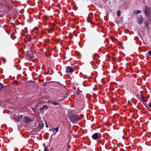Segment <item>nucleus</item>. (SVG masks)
<instances>
[{"label":"nucleus","mask_w":151,"mask_h":151,"mask_svg":"<svg viewBox=\"0 0 151 151\" xmlns=\"http://www.w3.org/2000/svg\"><path fill=\"white\" fill-rule=\"evenodd\" d=\"M69 116L71 122L73 124H77L79 120V118L77 114H70Z\"/></svg>","instance_id":"1"},{"label":"nucleus","mask_w":151,"mask_h":151,"mask_svg":"<svg viewBox=\"0 0 151 151\" xmlns=\"http://www.w3.org/2000/svg\"><path fill=\"white\" fill-rule=\"evenodd\" d=\"M145 13L148 17L150 18L151 17V10L150 8L147 6L145 7Z\"/></svg>","instance_id":"2"},{"label":"nucleus","mask_w":151,"mask_h":151,"mask_svg":"<svg viewBox=\"0 0 151 151\" xmlns=\"http://www.w3.org/2000/svg\"><path fill=\"white\" fill-rule=\"evenodd\" d=\"M23 121L26 123H29L33 121L30 118H28L27 116H25L24 117Z\"/></svg>","instance_id":"3"},{"label":"nucleus","mask_w":151,"mask_h":151,"mask_svg":"<svg viewBox=\"0 0 151 151\" xmlns=\"http://www.w3.org/2000/svg\"><path fill=\"white\" fill-rule=\"evenodd\" d=\"M73 71V67L68 66L66 67V72L67 73H70Z\"/></svg>","instance_id":"4"},{"label":"nucleus","mask_w":151,"mask_h":151,"mask_svg":"<svg viewBox=\"0 0 151 151\" xmlns=\"http://www.w3.org/2000/svg\"><path fill=\"white\" fill-rule=\"evenodd\" d=\"M143 18L142 17H140L137 20V23L139 24H141L142 23Z\"/></svg>","instance_id":"5"},{"label":"nucleus","mask_w":151,"mask_h":151,"mask_svg":"<svg viewBox=\"0 0 151 151\" xmlns=\"http://www.w3.org/2000/svg\"><path fill=\"white\" fill-rule=\"evenodd\" d=\"M99 137V136L97 133H95L92 135V138L94 139H96Z\"/></svg>","instance_id":"6"},{"label":"nucleus","mask_w":151,"mask_h":151,"mask_svg":"<svg viewBox=\"0 0 151 151\" xmlns=\"http://www.w3.org/2000/svg\"><path fill=\"white\" fill-rule=\"evenodd\" d=\"M14 121L16 122H18L20 121V118L17 116H15L13 118Z\"/></svg>","instance_id":"7"},{"label":"nucleus","mask_w":151,"mask_h":151,"mask_svg":"<svg viewBox=\"0 0 151 151\" xmlns=\"http://www.w3.org/2000/svg\"><path fill=\"white\" fill-rule=\"evenodd\" d=\"M141 12V11L140 10H135L134 12V14H136L140 13Z\"/></svg>","instance_id":"8"},{"label":"nucleus","mask_w":151,"mask_h":151,"mask_svg":"<svg viewBox=\"0 0 151 151\" xmlns=\"http://www.w3.org/2000/svg\"><path fill=\"white\" fill-rule=\"evenodd\" d=\"M43 126H44V125L42 124H39L38 125V127L39 129H41L43 128Z\"/></svg>","instance_id":"9"},{"label":"nucleus","mask_w":151,"mask_h":151,"mask_svg":"<svg viewBox=\"0 0 151 151\" xmlns=\"http://www.w3.org/2000/svg\"><path fill=\"white\" fill-rule=\"evenodd\" d=\"M58 129H59V128L58 127H56V128H53V129H51V130H53V131H54V130H55L56 131V132H57L58 131Z\"/></svg>","instance_id":"10"},{"label":"nucleus","mask_w":151,"mask_h":151,"mask_svg":"<svg viewBox=\"0 0 151 151\" xmlns=\"http://www.w3.org/2000/svg\"><path fill=\"white\" fill-rule=\"evenodd\" d=\"M141 98L142 100H143L145 102H147V100L145 99V97L143 96H141Z\"/></svg>","instance_id":"11"},{"label":"nucleus","mask_w":151,"mask_h":151,"mask_svg":"<svg viewBox=\"0 0 151 151\" xmlns=\"http://www.w3.org/2000/svg\"><path fill=\"white\" fill-rule=\"evenodd\" d=\"M50 103L54 105H57L58 104V103L55 101H51L50 102Z\"/></svg>","instance_id":"12"},{"label":"nucleus","mask_w":151,"mask_h":151,"mask_svg":"<svg viewBox=\"0 0 151 151\" xmlns=\"http://www.w3.org/2000/svg\"><path fill=\"white\" fill-rule=\"evenodd\" d=\"M117 14L118 16H120L121 15V12L120 10H118L117 11Z\"/></svg>","instance_id":"13"},{"label":"nucleus","mask_w":151,"mask_h":151,"mask_svg":"<svg viewBox=\"0 0 151 151\" xmlns=\"http://www.w3.org/2000/svg\"><path fill=\"white\" fill-rule=\"evenodd\" d=\"M0 86H1V88H3L4 87V85L2 83H0Z\"/></svg>","instance_id":"14"},{"label":"nucleus","mask_w":151,"mask_h":151,"mask_svg":"<svg viewBox=\"0 0 151 151\" xmlns=\"http://www.w3.org/2000/svg\"><path fill=\"white\" fill-rule=\"evenodd\" d=\"M48 146H45L44 147V151H48Z\"/></svg>","instance_id":"15"},{"label":"nucleus","mask_w":151,"mask_h":151,"mask_svg":"<svg viewBox=\"0 0 151 151\" xmlns=\"http://www.w3.org/2000/svg\"><path fill=\"white\" fill-rule=\"evenodd\" d=\"M148 23L147 22L146 23V27L147 29L148 28Z\"/></svg>","instance_id":"16"},{"label":"nucleus","mask_w":151,"mask_h":151,"mask_svg":"<svg viewBox=\"0 0 151 151\" xmlns=\"http://www.w3.org/2000/svg\"><path fill=\"white\" fill-rule=\"evenodd\" d=\"M148 53L151 56V51H149L148 52Z\"/></svg>","instance_id":"17"},{"label":"nucleus","mask_w":151,"mask_h":151,"mask_svg":"<svg viewBox=\"0 0 151 151\" xmlns=\"http://www.w3.org/2000/svg\"><path fill=\"white\" fill-rule=\"evenodd\" d=\"M44 106H43V107H42L41 108L40 110H43V109H44Z\"/></svg>","instance_id":"18"},{"label":"nucleus","mask_w":151,"mask_h":151,"mask_svg":"<svg viewBox=\"0 0 151 151\" xmlns=\"http://www.w3.org/2000/svg\"><path fill=\"white\" fill-rule=\"evenodd\" d=\"M149 106L151 107V103H150L149 104Z\"/></svg>","instance_id":"19"},{"label":"nucleus","mask_w":151,"mask_h":151,"mask_svg":"<svg viewBox=\"0 0 151 151\" xmlns=\"http://www.w3.org/2000/svg\"><path fill=\"white\" fill-rule=\"evenodd\" d=\"M6 61V59H4V63Z\"/></svg>","instance_id":"20"},{"label":"nucleus","mask_w":151,"mask_h":151,"mask_svg":"<svg viewBox=\"0 0 151 151\" xmlns=\"http://www.w3.org/2000/svg\"><path fill=\"white\" fill-rule=\"evenodd\" d=\"M150 18H149V17H148V20L149 21H150Z\"/></svg>","instance_id":"21"},{"label":"nucleus","mask_w":151,"mask_h":151,"mask_svg":"<svg viewBox=\"0 0 151 151\" xmlns=\"http://www.w3.org/2000/svg\"><path fill=\"white\" fill-rule=\"evenodd\" d=\"M46 127H48V126L47 124L46 125Z\"/></svg>","instance_id":"22"},{"label":"nucleus","mask_w":151,"mask_h":151,"mask_svg":"<svg viewBox=\"0 0 151 151\" xmlns=\"http://www.w3.org/2000/svg\"><path fill=\"white\" fill-rule=\"evenodd\" d=\"M22 117H23V116H21V118H22Z\"/></svg>","instance_id":"23"},{"label":"nucleus","mask_w":151,"mask_h":151,"mask_svg":"<svg viewBox=\"0 0 151 151\" xmlns=\"http://www.w3.org/2000/svg\"><path fill=\"white\" fill-rule=\"evenodd\" d=\"M103 29H102V30H101V31H102V32H103Z\"/></svg>","instance_id":"24"},{"label":"nucleus","mask_w":151,"mask_h":151,"mask_svg":"<svg viewBox=\"0 0 151 151\" xmlns=\"http://www.w3.org/2000/svg\"><path fill=\"white\" fill-rule=\"evenodd\" d=\"M68 146L69 147H70V146L69 145H68Z\"/></svg>","instance_id":"25"},{"label":"nucleus","mask_w":151,"mask_h":151,"mask_svg":"<svg viewBox=\"0 0 151 151\" xmlns=\"http://www.w3.org/2000/svg\"><path fill=\"white\" fill-rule=\"evenodd\" d=\"M104 79V78H102L103 81V79Z\"/></svg>","instance_id":"26"},{"label":"nucleus","mask_w":151,"mask_h":151,"mask_svg":"<svg viewBox=\"0 0 151 151\" xmlns=\"http://www.w3.org/2000/svg\"><path fill=\"white\" fill-rule=\"evenodd\" d=\"M105 67H106L105 66H104V68H105Z\"/></svg>","instance_id":"27"},{"label":"nucleus","mask_w":151,"mask_h":151,"mask_svg":"<svg viewBox=\"0 0 151 151\" xmlns=\"http://www.w3.org/2000/svg\"><path fill=\"white\" fill-rule=\"evenodd\" d=\"M106 61H107V59H106Z\"/></svg>","instance_id":"28"},{"label":"nucleus","mask_w":151,"mask_h":151,"mask_svg":"<svg viewBox=\"0 0 151 151\" xmlns=\"http://www.w3.org/2000/svg\"><path fill=\"white\" fill-rule=\"evenodd\" d=\"M16 150H15V151H16Z\"/></svg>","instance_id":"29"}]
</instances>
